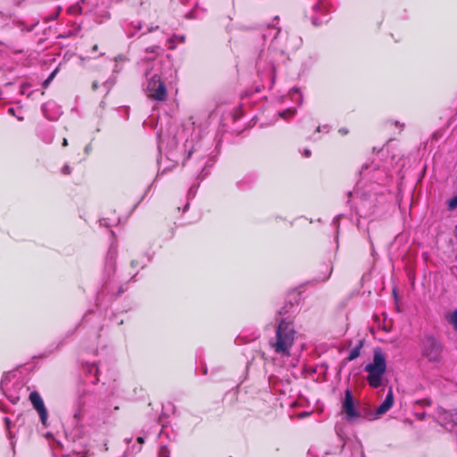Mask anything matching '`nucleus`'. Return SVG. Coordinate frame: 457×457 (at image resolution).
<instances>
[{
  "instance_id": "2eb2a0df",
  "label": "nucleus",
  "mask_w": 457,
  "mask_h": 457,
  "mask_svg": "<svg viewBox=\"0 0 457 457\" xmlns=\"http://www.w3.org/2000/svg\"><path fill=\"white\" fill-rule=\"evenodd\" d=\"M255 180L256 176L254 174H247L240 181L237 182V187L240 189H247L255 182Z\"/></svg>"
},
{
  "instance_id": "052dcab7",
  "label": "nucleus",
  "mask_w": 457,
  "mask_h": 457,
  "mask_svg": "<svg viewBox=\"0 0 457 457\" xmlns=\"http://www.w3.org/2000/svg\"><path fill=\"white\" fill-rule=\"evenodd\" d=\"M456 231H457V225H456Z\"/></svg>"
},
{
  "instance_id": "0eeeda50",
  "label": "nucleus",
  "mask_w": 457,
  "mask_h": 457,
  "mask_svg": "<svg viewBox=\"0 0 457 457\" xmlns=\"http://www.w3.org/2000/svg\"><path fill=\"white\" fill-rule=\"evenodd\" d=\"M444 346L438 339L431 335H426L420 342V354L433 367L442 364Z\"/></svg>"
},
{
  "instance_id": "4d7b16f0",
  "label": "nucleus",
  "mask_w": 457,
  "mask_h": 457,
  "mask_svg": "<svg viewBox=\"0 0 457 457\" xmlns=\"http://www.w3.org/2000/svg\"><path fill=\"white\" fill-rule=\"evenodd\" d=\"M173 141H174V145H175V146L177 147V145H178V142H177V140L174 138V139H173Z\"/></svg>"
},
{
  "instance_id": "9d476101",
  "label": "nucleus",
  "mask_w": 457,
  "mask_h": 457,
  "mask_svg": "<svg viewBox=\"0 0 457 457\" xmlns=\"http://www.w3.org/2000/svg\"><path fill=\"white\" fill-rule=\"evenodd\" d=\"M178 162V152L172 147H170L166 151L165 157L163 158L162 156L158 161L159 171L161 170V172L163 174L166 171L172 170V168H174Z\"/></svg>"
},
{
  "instance_id": "2f4dec72",
  "label": "nucleus",
  "mask_w": 457,
  "mask_h": 457,
  "mask_svg": "<svg viewBox=\"0 0 457 457\" xmlns=\"http://www.w3.org/2000/svg\"><path fill=\"white\" fill-rule=\"evenodd\" d=\"M160 49L159 46H150L146 48V53H157V51Z\"/></svg>"
},
{
  "instance_id": "79ce46f5",
  "label": "nucleus",
  "mask_w": 457,
  "mask_h": 457,
  "mask_svg": "<svg viewBox=\"0 0 457 457\" xmlns=\"http://www.w3.org/2000/svg\"><path fill=\"white\" fill-rule=\"evenodd\" d=\"M303 154H304L305 157H310L311 156V151L309 149H305Z\"/></svg>"
},
{
  "instance_id": "5701e85b",
  "label": "nucleus",
  "mask_w": 457,
  "mask_h": 457,
  "mask_svg": "<svg viewBox=\"0 0 457 457\" xmlns=\"http://www.w3.org/2000/svg\"><path fill=\"white\" fill-rule=\"evenodd\" d=\"M114 61H115V62H116V65H115L114 71H119V69H118V62H128V61H129V58H128L126 55H124V54H120V55H118L117 57H115Z\"/></svg>"
},
{
  "instance_id": "f03ea898",
  "label": "nucleus",
  "mask_w": 457,
  "mask_h": 457,
  "mask_svg": "<svg viewBox=\"0 0 457 457\" xmlns=\"http://www.w3.org/2000/svg\"><path fill=\"white\" fill-rule=\"evenodd\" d=\"M276 23L268 25L263 33V40H270L267 49H262L258 56L257 66L259 68L266 65L272 76L275 74L276 66L287 59L286 52L296 49L301 44V38L294 37L289 40L287 33H282L277 26L278 18H275Z\"/></svg>"
},
{
  "instance_id": "473e14b6",
  "label": "nucleus",
  "mask_w": 457,
  "mask_h": 457,
  "mask_svg": "<svg viewBox=\"0 0 457 457\" xmlns=\"http://www.w3.org/2000/svg\"><path fill=\"white\" fill-rule=\"evenodd\" d=\"M328 126H323V127H317V131L318 132H325V133H328Z\"/></svg>"
},
{
  "instance_id": "f704fd0d",
  "label": "nucleus",
  "mask_w": 457,
  "mask_h": 457,
  "mask_svg": "<svg viewBox=\"0 0 457 457\" xmlns=\"http://www.w3.org/2000/svg\"><path fill=\"white\" fill-rule=\"evenodd\" d=\"M340 218H341V215H337V216H336V217L334 218V220H333V224H334L335 226H338Z\"/></svg>"
},
{
  "instance_id": "412c9836",
  "label": "nucleus",
  "mask_w": 457,
  "mask_h": 457,
  "mask_svg": "<svg viewBox=\"0 0 457 457\" xmlns=\"http://www.w3.org/2000/svg\"><path fill=\"white\" fill-rule=\"evenodd\" d=\"M448 320L453 325V328L457 331V309L451 313Z\"/></svg>"
},
{
  "instance_id": "6e6d98bb",
  "label": "nucleus",
  "mask_w": 457,
  "mask_h": 457,
  "mask_svg": "<svg viewBox=\"0 0 457 457\" xmlns=\"http://www.w3.org/2000/svg\"><path fill=\"white\" fill-rule=\"evenodd\" d=\"M93 87L94 89L97 88V84L96 82L93 84Z\"/></svg>"
},
{
  "instance_id": "c03bdc74",
  "label": "nucleus",
  "mask_w": 457,
  "mask_h": 457,
  "mask_svg": "<svg viewBox=\"0 0 457 457\" xmlns=\"http://www.w3.org/2000/svg\"><path fill=\"white\" fill-rule=\"evenodd\" d=\"M165 434L164 428L162 427V430L159 433V436L162 437Z\"/></svg>"
},
{
  "instance_id": "a19ab883",
  "label": "nucleus",
  "mask_w": 457,
  "mask_h": 457,
  "mask_svg": "<svg viewBox=\"0 0 457 457\" xmlns=\"http://www.w3.org/2000/svg\"><path fill=\"white\" fill-rule=\"evenodd\" d=\"M188 195H195V189H194V187H190L189 191H188Z\"/></svg>"
},
{
  "instance_id": "c9c22d12",
  "label": "nucleus",
  "mask_w": 457,
  "mask_h": 457,
  "mask_svg": "<svg viewBox=\"0 0 457 457\" xmlns=\"http://www.w3.org/2000/svg\"><path fill=\"white\" fill-rule=\"evenodd\" d=\"M163 147H164V139L162 137H161L160 138V142H159V149H160V151H162Z\"/></svg>"
},
{
  "instance_id": "20e7f679",
  "label": "nucleus",
  "mask_w": 457,
  "mask_h": 457,
  "mask_svg": "<svg viewBox=\"0 0 457 457\" xmlns=\"http://www.w3.org/2000/svg\"><path fill=\"white\" fill-rule=\"evenodd\" d=\"M296 334L293 323L287 319H281L276 327L275 336L269 339L270 349L278 358H288L291 355Z\"/></svg>"
},
{
  "instance_id": "13d9d810",
  "label": "nucleus",
  "mask_w": 457,
  "mask_h": 457,
  "mask_svg": "<svg viewBox=\"0 0 457 457\" xmlns=\"http://www.w3.org/2000/svg\"><path fill=\"white\" fill-rule=\"evenodd\" d=\"M125 440H126V442H127L128 444L131 442V438H129V439H127V438H126Z\"/></svg>"
},
{
  "instance_id": "09e8293b",
  "label": "nucleus",
  "mask_w": 457,
  "mask_h": 457,
  "mask_svg": "<svg viewBox=\"0 0 457 457\" xmlns=\"http://www.w3.org/2000/svg\"><path fill=\"white\" fill-rule=\"evenodd\" d=\"M89 151H90V145H87V146L85 147V152L88 154V153H89Z\"/></svg>"
},
{
  "instance_id": "7ed1b4c3",
  "label": "nucleus",
  "mask_w": 457,
  "mask_h": 457,
  "mask_svg": "<svg viewBox=\"0 0 457 457\" xmlns=\"http://www.w3.org/2000/svg\"><path fill=\"white\" fill-rule=\"evenodd\" d=\"M149 60L150 58L146 61L144 72L143 90L149 99L155 102H164L168 97L166 85L173 72L170 62L156 60L149 63Z\"/></svg>"
},
{
  "instance_id": "680f3d73",
  "label": "nucleus",
  "mask_w": 457,
  "mask_h": 457,
  "mask_svg": "<svg viewBox=\"0 0 457 457\" xmlns=\"http://www.w3.org/2000/svg\"><path fill=\"white\" fill-rule=\"evenodd\" d=\"M322 457H325V456H322Z\"/></svg>"
},
{
  "instance_id": "58836bf2",
  "label": "nucleus",
  "mask_w": 457,
  "mask_h": 457,
  "mask_svg": "<svg viewBox=\"0 0 457 457\" xmlns=\"http://www.w3.org/2000/svg\"><path fill=\"white\" fill-rule=\"evenodd\" d=\"M4 423H5L6 427L9 428H10V424H11L10 419L8 417H5L4 419Z\"/></svg>"
},
{
  "instance_id": "3c124183",
  "label": "nucleus",
  "mask_w": 457,
  "mask_h": 457,
  "mask_svg": "<svg viewBox=\"0 0 457 457\" xmlns=\"http://www.w3.org/2000/svg\"><path fill=\"white\" fill-rule=\"evenodd\" d=\"M312 23L317 25L318 24V19L317 18H312Z\"/></svg>"
},
{
  "instance_id": "864d4df0",
  "label": "nucleus",
  "mask_w": 457,
  "mask_h": 457,
  "mask_svg": "<svg viewBox=\"0 0 457 457\" xmlns=\"http://www.w3.org/2000/svg\"><path fill=\"white\" fill-rule=\"evenodd\" d=\"M16 117H17V119H18L19 120H23V118H22V117H21V115H20V114H17V116H16Z\"/></svg>"
},
{
  "instance_id": "f257e3e1",
  "label": "nucleus",
  "mask_w": 457,
  "mask_h": 457,
  "mask_svg": "<svg viewBox=\"0 0 457 457\" xmlns=\"http://www.w3.org/2000/svg\"><path fill=\"white\" fill-rule=\"evenodd\" d=\"M85 378L79 386L71 401V413L75 426L83 424L93 425L104 416L103 403L100 395L88 385H96L99 381V368L95 363H86L83 366Z\"/></svg>"
},
{
  "instance_id": "de8ad7c7",
  "label": "nucleus",
  "mask_w": 457,
  "mask_h": 457,
  "mask_svg": "<svg viewBox=\"0 0 457 457\" xmlns=\"http://www.w3.org/2000/svg\"><path fill=\"white\" fill-rule=\"evenodd\" d=\"M62 145L67 146L68 145V140L66 138H63L62 140Z\"/></svg>"
},
{
  "instance_id": "6e6552de",
  "label": "nucleus",
  "mask_w": 457,
  "mask_h": 457,
  "mask_svg": "<svg viewBox=\"0 0 457 457\" xmlns=\"http://www.w3.org/2000/svg\"><path fill=\"white\" fill-rule=\"evenodd\" d=\"M29 399L37 411L40 421L45 428L48 427V412L45 406L44 401L40 395L37 391H33L29 394Z\"/></svg>"
},
{
  "instance_id": "6ab92c4d",
  "label": "nucleus",
  "mask_w": 457,
  "mask_h": 457,
  "mask_svg": "<svg viewBox=\"0 0 457 457\" xmlns=\"http://www.w3.org/2000/svg\"><path fill=\"white\" fill-rule=\"evenodd\" d=\"M40 137L45 143L50 144L54 140V131L52 129H46L41 132Z\"/></svg>"
},
{
  "instance_id": "4468645a",
  "label": "nucleus",
  "mask_w": 457,
  "mask_h": 457,
  "mask_svg": "<svg viewBox=\"0 0 457 457\" xmlns=\"http://www.w3.org/2000/svg\"><path fill=\"white\" fill-rule=\"evenodd\" d=\"M371 203H372V196L369 195L368 196L366 195H362L361 196L360 204L358 207V212H361V215H369L370 213L373 212V210L371 209Z\"/></svg>"
},
{
  "instance_id": "39448f33",
  "label": "nucleus",
  "mask_w": 457,
  "mask_h": 457,
  "mask_svg": "<svg viewBox=\"0 0 457 457\" xmlns=\"http://www.w3.org/2000/svg\"><path fill=\"white\" fill-rule=\"evenodd\" d=\"M115 265H116V252L110 250L107 253L104 275H103V286L99 295H119L123 292L120 282L125 280L126 278L122 277L120 279L115 278Z\"/></svg>"
},
{
  "instance_id": "9b49d317",
  "label": "nucleus",
  "mask_w": 457,
  "mask_h": 457,
  "mask_svg": "<svg viewBox=\"0 0 457 457\" xmlns=\"http://www.w3.org/2000/svg\"><path fill=\"white\" fill-rule=\"evenodd\" d=\"M343 409L348 420H353L360 417V413L354 407L353 397L350 390H346L345 394V400L343 402Z\"/></svg>"
},
{
  "instance_id": "c85d7f7f",
  "label": "nucleus",
  "mask_w": 457,
  "mask_h": 457,
  "mask_svg": "<svg viewBox=\"0 0 457 457\" xmlns=\"http://www.w3.org/2000/svg\"><path fill=\"white\" fill-rule=\"evenodd\" d=\"M29 87V86L28 84H21V94L29 96V94L27 93V90H28Z\"/></svg>"
},
{
  "instance_id": "603ef678",
  "label": "nucleus",
  "mask_w": 457,
  "mask_h": 457,
  "mask_svg": "<svg viewBox=\"0 0 457 457\" xmlns=\"http://www.w3.org/2000/svg\"><path fill=\"white\" fill-rule=\"evenodd\" d=\"M16 117H17V119H18L19 120H23V118H22V117H21V115H20V114H17V116H16Z\"/></svg>"
},
{
  "instance_id": "4c0bfd02",
  "label": "nucleus",
  "mask_w": 457,
  "mask_h": 457,
  "mask_svg": "<svg viewBox=\"0 0 457 457\" xmlns=\"http://www.w3.org/2000/svg\"><path fill=\"white\" fill-rule=\"evenodd\" d=\"M137 443H138L139 445H142V444H144V442H145V438H144V436H137Z\"/></svg>"
},
{
  "instance_id": "72a5a7b5",
  "label": "nucleus",
  "mask_w": 457,
  "mask_h": 457,
  "mask_svg": "<svg viewBox=\"0 0 457 457\" xmlns=\"http://www.w3.org/2000/svg\"><path fill=\"white\" fill-rule=\"evenodd\" d=\"M309 454H310L311 456H313V457H318V453H317L316 448H315V447H312V448L309 450Z\"/></svg>"
},
{
  "instance_id": "cd10ccee",
  "label": "nucleus",
  "mask_w": 457,
  "mask_h": 457,
  "mask_svg": "<svg viewBox=\"0 0 457 457\" xmlns=\"http://www.w3.org/2000/svg\"><path fill=\"white\" fill-rule=\"evenodd\" d=\"M343 448H344V444H342L339 448H337L335 450H327V451L324 452V453L325 454H332V453H341Z\"/></svg>"
},
{
  "instance_id": "e433bc0d",
  "label": "nucleus",
  "mask_w": 457,
  "mask_h": 457,
  "mask_svg": "<svg viewBox=\"0 0 457 457\" xmlns=\"http://www.w3.org/2000/svg\"><path fill=\"white\" fill-rule=\"evenodd\" d=\"M63 457H87V456L85 454L73 453L71 455L63 456Z\"/></svg>"
},
{
  "instance_id": "a18cd8bd",
  "label": "nucleus",
  "mask_w": 457,
  "mask_h": 457,
  "mask_svg": "<svg viewBox=\"0 0 457 457\" xmlns=\"http://www.w3.org/2000/svg\"><path fill=\"white\" fill-rule=\"evenodd\" d=\"M320 8V5L319 4H314V5H313V9H314V11H317V10H319Z\"/></svg>"
},
{
  "instance_id": "37998d69",
  "label": "nucleus",
  "mask_w": 457,
  "mask_h": 457,
  "mask_svg": "<svg viewBox=\"0 0 457 457\" xmlns=\"http://www.w3.org/2000/svg\"><path fill=\"white\" fill-rule=\"evenodd\" d=\"M8 112L12 115H14L15 116V113H14V108H9L8 109Z\"/></svg>"
},
{
  "instance_id": "393cba45",
  "label": "nucleus",
  "mask_w": 457,
  "mask_h": 457,
  "mask_svg": "<svg viewBox=\"0 0 457 457\" xmlns=\"http://www.w3.org/2000/svg\"><path fill=\"white\" fill-rule=\"evenodd\" d=\"M61 10H62V8L58 7L57 10L53 14L46 17V21L48 22V21L56 20L60 14Z\"/></svg>"
},
{
  "instance_id": "49530a36",
  "label": "nucleus",
  "mask_w": 457,
  "mask_h": 457,
  "mask_svg": "<svg viewBox=\"0 0 457 457\" xmlns=\"http://www.w3.org/2000/svg\"><path fill=\"white\" fill-rule=\"evenodd\" d=\"M339 132L343 135L346 134L347 133V130L345 129H339Z\"/></svg>"
},
{
  "instance_id": "c756f323",
  "label": "nucleus",
  "mask_w": 457,
  "mask_h": 457,
  "mask_svg": "<svg viewBox=\"0 0 457 457\" xmlns=\"http://www.w3.org/2000/svg\"><path fill=\"white\" fill-rule=\"evenodd\" d=\"M57 73V69L54 70L50 75L49 77L46 79V81L44 82L45 86H46L53 79L54 77L55 76V74Z\"/></svg>"
},
{
  "instance_id": "bf43d9fd",
  "label": "nucleus",
  "mask_w": 457,
  "mask_h": 457,
  "mask_svg": "<svg viewBox=\"0 0 457 457\" xmlns=\"http://www.w3.org/2000/svg\"><path fill=\"white\" fill-rule=\"evenodd\" d=\"M137 271H135V272L132 274V278H133V277H135V276H137Z\"/></svg>"
},
{
  "instance_id": "b1692460",
  "label": "nucleus",
  "mask_w": 457,
  "mask_h": 457,
  "mask_svg": "<svg viewBox=\"0 0 457 457\" xmlns=\"http://www.w3.org/2000/svg\"><path fill=\"white\" fill-rule=\"evenodd\" d=\"M68 12L70 14H75V15L79 14V13H81V7L79 5H71L69 7Z\"/></svg>"
},
{
  "instance_id": "ea45409f",
  "label": "nucleus",
  "mask_w": 457,
  "mask_h": 457,
  "mask_svg": "<svg viewBox=\"0 0 457 457\" xmlns=\"http://www.w3.org/2000/svg\"><path fill=\"white\" fill-rule=\"evenodd\" d=\"M175 38L178 39L179 42H185V36H175Z\"/></svg>"
},
{
  "instance_id": "1a4fd4ad",
  "label": "nucleus",
  "mask_w": 457,
  "mask_h": 457,
  "mask_svg": "<svg viewBox=\"0 0 457 457\" xmlns=\"http://www.w3.org/2000/svg\"><path fill=\"white\" fill-rule=\"evenodd\" d=\"M2 388L5 391L4 394L10 402L16 403L20 399L26 395L29 388L26 387L22 382L17 381L13 384V388H9L5 383L2 384Z\"/></svg>"
},
{
  "instance_id": "5fc2aeb1",
  "label": "nucleus",
  "mask_w": 457,
  "mask_h": 457,
  "mask_svg": "<svg viewBox=\"0 0 457 457\" xmlns=\"http://www.w3.org/2000/svg\"><path fill=\"white\" fill-rule=\"evenodd\" d=\"M192 152H193V151H192V149H190V150L188 151V153H187V158H188V157H190V155L192 154Z\"/></svg>"
},
{
  "instance_id": "ddd939ff",
  "label": "nucleus",
  "mask_w": 457,
  "mask_h": 457,
  "mask_svg": "<svg viewBox=\"0 0 457 457\" xmlns=\"http://www.w3.org/2000/svg\"><path fill=\"white\" fill-rule=\"evenodd\" d=\"M394 404V394L392 388L387 392L385 400L383 403L377 408L376 415L381 416L386 413Z\"/></svg>"
},
{
  "instance_id": "bb28decb",
  "label": "nucleus",
  "mask_w": 457,
  "mask_h": 457,
  "mask_svg": "<svg viewBox=\"0 0 457 457\" xmlns=\"http://www.w3.org/2000/svg\"><path fill=\"white\" fill-rule=\"evenodd\" d=\"M145 263H141L139 262L137 260H133L131 261L130 262V267L135 270L137 269V267H140V268H144L145 267Z\"/></svg>"
},
{
  "instance_id": "7c9ffc66",
  "label": "nucleus",
  "mask_w": 457,
  "mask_h": 457,
  "mask_svg": "<svg viewBox=\"0 0 457 457\" xmlns=\"http://www.w3.org/2000/svg\"><path fill=\"white\" fill-rule=\"evenodd\" d=\"M71 168L69 165H64L62 169V173L64 175L71 174Z\"/></svg>"
},
{
  "instance_id": "dca6fc26",
  "label": "nucleus",
  "mask_w": 457,
  "mask_h": 457,
  "mask_svg": "<svg viewBox=\"0 0 457 457\" xmlns=\"http://www.w3.org/2000/svg\"><path fill=\"white\" fill-rule=\"evenodd\" d=\"M362 347H363V340H360L358 342V344L354 346V348H353L350 351L349 355L346 357L345 361H352L355 360L356 358H358L361 354V350Z\"/></svg>"
},
{
  "instance_id": "a878e982",
  "label": "nucleus",
  "mask_w": 457,
  "mask_h": 457,
  "mask_svg": "<svg viewBox=\"0 0 457 457\" xmlns=\"http://www.w3.org/2000/svg\"><path fill=\"white\" fill-rule=\"evenodd\" d=\"M457 208V195L453 197H452L449 201H448V209L449 210H454Z\"/></svg>"
},
{
  "instance_id": "423d86ee",
  "label": "nucleus",
  "mask_w": 457,
  "mask_h": 457,
  "mask_svg": "<svg viewBox=\"0 0 457 457\" xmlns=\"http://www.w3.org/2000/svg\"><path fill=\"white\" fill-rule=\"evenodd\" d=\"M364 371L368 373L366 380L371 388H378L383 385L386 359L381 348L374 350L372 361L364 366Z\"/></svg>"
},
{
  "instance_id": "aec40b11",
  "label": "nucleus",
  "mask_w": 457,
  "mask_h": 457,
  "mask_svg": "<svg viewBox=\"0 0 457 457\" xmlns=\"http://www.w3.org/2000/svg\"><path fill=\"white\" fill-rule=\"evenodd\" d=\"M295 113V108H288L278 112V116L284 120L293 117Z\"/></svg>"
},
{
  "instance_id": "f3484780",
  "label": "nucleus",
  "mask_w": 457,
  "mask_h": 457,
  "mask_svg": "<svg viewBox=\"0 0 457 457\" xmlns=\"http://www.w3.org/2000/svg\"><path fill=\"white\" fill-rule=\"evenodd\" d=\"M142 28V24L140 21H132L127 28H126V33L128 37H133L136 36L137 31L140 30Z\"/></svg>"
},
{
  "instance_id": "4be33fe9",
  "label": "nucleus",
  "mask_w": 457,
  "mask_h": 457,
  "mask_svg": "<svg viewBox=\"0 0 457 457\" xmlns=\"http://www.w3.org/2000/svg\"><path fill=\"white\" fill-rule=\"evenodd\" d=\"M158 455L159 457H170V450L166 445H160Z\"/></svg>"
},
{
  "instance_id": "a211bd4d",
  "label": "nucleus",
  "mask_w": 457,
  "mask_h": 457,
  "mask_svg": "<svg viewBox=\"0 0 457 457\" xmlns=\"http://www.w3.org/2000/svg\"><path fill=\"white\" fill-rule=\"evenodd\" d=\"M200 162L201 163L199 164V168H201V171L199 172L197 178L203 179L208 175V172H205L206 167H211L213 162L208 159L204 161V162H203V160H201Z\"/></svg>"
},
{
  "instance_id": "8fccbe9b",
  "label": "nucleus",
  "mask_w": 457,
  "mask_h": 457,
  "mask_svg": "<svg viewBox=\"0 0 457 457\" xmlns=\"http://www.w3.org/2000/svg\"><path fill=\"white\" fill-rule=\"evenodd\" d=\"M97 49H98V46H97V45H95V46H93V48H92V51H93V52H96V51H97Z\"/></svg>"
},
{
  "instance_id": "f8f14e48",
  "label": "nucleus",
  "mask_w": 457,
  "mask_h": 457,
  "mask_svg": "<svg viewBox=\"0 0 457 457\" xmlns=\"http://www.w3.org/2000/svg\"><path fill=\"white\" fill-rule=\"evenodd\" d=\"M41 110L44 116L50 120H57L61 113L60 107L54 102L44 104Z\"/></svg>"
}]
</instances>
